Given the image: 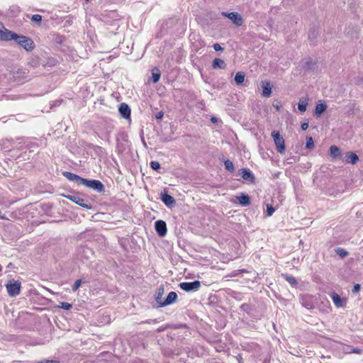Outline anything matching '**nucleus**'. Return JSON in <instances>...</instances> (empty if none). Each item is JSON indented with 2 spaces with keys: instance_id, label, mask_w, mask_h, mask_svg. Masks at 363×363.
<instances>
[{
  "instance_id": "obj_25",
  "label": "nucleus",
  "mask_w": 363,
  "mask_h": 363,
  "mask_svg": "<svg viewBox=\"0 0 363 363\" xmlns=\"http://www.w3.org/2000/svg\"><path fill=\"white\" fill-rule=\"evenodd\" d=\"M163 294H164V288L162 286H160L157 290V295L155 297L157 302L161 303L160 300H161Z\"/></svg>"
},
{
  "instance_id": "obj_35",
  "label": "nucleus",
  "mask_w": 363,
  "mask_h": 363,
  "mask_svg": "<svg viewBox=\"0 0 363 363\" xmlns=\"http://www.w3.org/2000/svg\"><path fill=\"white\" fill-rule=\"evenodd\" d=\"M36 363H60L58 360H49V359H43L41 361H38Z\"/></svg>"
},
{
  "instance_id": "obj_6",
  "label": "nucleus",
  "mask_w": 363,
  "mask_h": 363,
  "mask_svg": "<svg viewBox=\"0 0 363 363\" xmlns=\"http://www.w3.org/2000/svg\"><path fill=\"white\" fill-rule=\"evenodd\" d=\"M181 289L189 292L198 291L201 287V282L199 281H194L192 282H182L179 284Z\"/></svg>"
},
{
  "instance_id": "obj_26",
  "label": "nucleus",
  "mask_w": 363,
  "mask_h": 363,
  "mask_svg": "<svg viewBox=\"0 0 363 363\" xmlns=\"http://www.w3.org/2000/svg\"><path fill=\"white\" fill-rule=\"evenodd\" d=\"M224 164H225V169H228V171H230V172L234 171V169H235L234 164H233V162H231L230 160H228L225 161Z\"/></svg>"
},
{
  "instance_id": "obj_33",
  "label": "nucleus",
  "mask_w": 363,
  "mask_h": 363,
  "mask_svg": "<svg viewBox=\"0 0 363 363\" xmlns=\"http://www.w3.org/2000/svg\"><path fill=\"white\" fill-rule=\"evenodd\" d=\"M81 284H82V280L81 279H77L74 284H73L72 286V291H76L79 289V286H81Z\"/></svg>"
},
{
  "instance_id": "obj_5",
  "label": "nucleus",
  "mask_w": 363,
  "mask_h": 363,
  "mask_svg": "<svg viewBox=\"0 0 363 363\" xmlns=\"http://www.w3.org/2000/svg\"><path fill=\"white\" fill-rule=\"evenodd\" d=\"M82 184L87 187L96 190L99 193L104 191V186L99 180H89L84 179V180H82Z\"/></svg>"
},
{
  "instance_id": "obj_9",
  "label": "nucleus",
  "mask_w": 363,
  "mask_h": 363,
  "mask_svg": "<svg viewBox=\"0 0 363 363\" xmlns=\"http://www.w3.org/2000/svg\"><path fill=\"white\" fill-rule=\"evenodd\" d=\"M155 230L159 236L164 237L167 234L166 223L162 220L156 221Z\"/></svg>"
},
{
  "instance_id": "obj_20",
  "label": "nucleus",
  "mask_w": 363,
  "mask_h": 363,
  "mask_svg": "<svg viewBox=\"0 0 363 363\" xmlns=\"http://www.w3.org/2000/svg\"><path fill=\"white\" fill-rule=\"evenodd\" d=\"M330 154L333 158H337L341 155V151L338 147L332 145L330 147Z\"/></svg>"
},
{
  "instance_id": "obj_42",
  "label": "nucleus",
  "mask_w": 363,
  "mask_h": 363,
  "mask_svg": "<svg viewBox=\"0 0 363 363\" xmlns=\"http://www.w3.org/2000/svg\"><path fill=\"white\" fill-rule=\"evenodd\" d=\"M211 121L212 122H213V123H216V122H217V118H216V117H212V118H211Z\"/></svg>"
},
{
  "instance_id": "obj_40",
  "label": "nucleus",
  "mask_w": 363,
  "mask_h": 363,
  "mask_svg": "<svg viewBox=\"0 0 363 363\" xmlns=\"http://www.w3.org/2000/svg\"><path fill=\"white\" fill-rule=\"evenodd\" d=\"M237 358H238V360L239 361V363H242V358L241 354H238Z\"/></svg>"
},
{
  "instance_id": "obj_21",
  "label": "nucleus",
  "mask_w": 363,
  "mask_h": 363,
  "mask_svg": "<svg viewBox=\"0 0 363 363\" xmlns=\"http://www.w3.org/2000/svg\"><path fill=\"white\" fill-rule=\"evenodd\" d=\"M326 108L327 105L325 103H319L315 106V113L318 116H320L326 110Z\"/></svg>"
},
{
  "instance_id": "obj_34",
  "label": "nucleus",
  "mask_w": 363,
  "mask_h": 363,
  "mask_svg": "<svg viewBox=\"0 0 363 363\" xmlns=\"http://www.w3.org/2000/svg\"><path fill=\"white\" fill-rule=\"evenodd\" d=\"M286 280L292 285H296L297 284L296 279L294 277H286Z\"/></svg>"
},
{
  "instance_id": "obj_37",
  "label": "nucleus",
  "mask_w": 363,
  "mask_h": 363,
  "mask_svg": "<svg viewBox=\"0 0 363 363\" xmlns=\"http://www.w3.org/2000/svg\"><path fill=\"white\" fill-rule=\"evenodd\" d=\"M359 290H360V285L358 284H355L354 286V289H353V292L357 293V292H359Z\"/></svg>"
},
{
  "instance_id": "obj_11",
  "label": "nucleus",
  "mask_w": 363,
  "mask_h": 363,
  "mask_svg": "<svg viewBox=\"0 0 363 363\" xmlns=\"http://www.w3.org/2000/svg\"><path fill=\"white\" fill-rule=\"evenodd\" d=\"M160 199L163 203L169 207L172 206L175 203L174 197L166 192L161 193Z\"/></svg>"
},
{
  "instance_id": "obj_29",
  "label": "nucleus",
  "mask_w": 363,
  "mask_h": 363,
  "mask_svg": "<svg viewBox=\"0 0 363 363\" xmlns=\"http://www.w3.org/2000/svg\"><path fill=\"white\" fill-rule=\"evenodd\" d=\"M306 147L308 149L313 148L314 143H313V138L311 137L307 138Z\"/></svg>"
},
{
  "instance_id": "obj_10",
  "label": "nucleus",
  "mask_w": 363,
  "mask_h": 363,
  "mask_svg": "<svg viewBox=\"0 0 363 363\" xmlns=\"http://www.w3.org/2000/svg\"><path fill=\"white\" fill-rule=\"evenodd\" d=\"M330 297L333 299L334 304L337 308L343 307L346 303V299L342 298L340 296L335 292H333L330 294Z\"/></svg>"
},
{
  "instance_id": "obj_23",
  "label": "nucleus",
  "mask_w": 363,
  "mask_h": 363,
  "mask_svg": "<svg viewBox=\"0 0 363 363\" xmlns=\"http://www.w3.org/2000/svg\"><path fill=\"white\" fill-rule=\"evenodd\" d=\"M245 74L243 72H237L235 77V81L238 84H242L245 81Z\"/></svg>"
},
{
  "instance_id": "obj_7",
  "label": "nucleus",
  "mask_w": 363,
  "mask_h": 363,
  "mask_svg": "<svg viewBox=\"0 0 363 363\" xmlns=\"http://www.w3.org/2000/svg\"><path fill=\"white\" fill-rule=\"evenodd\" d=\"M13 31L7 29L0 21V40L10 41L13 36Z\"/></svg>"
},
{
  "instance_id": "obj_41",
  "label": "nucleus",
  "mask_w": 363,
  "mask_h": 363,
  "mask_svg": "<svg viewBox=\"0 0 363 363\" xmlns=\"http://www.w3.org/2000/svg\"><path fill=\"white\" fill-rule=\"evenodd\" d=\"M163 116V113L160 112L158 115L157 116V118H161Z\"/></svg>"
},
{
  "instance_id": "obj_30",
  "label": "nucleus",
  "mask_w": 363,
  "mask_h": 363,
  "mask_svg": "<svg viewBox=\"0 0 363 363\" xmlns=\"http://www.w3.org/2000/svg\"><path fill=\"white\" fill-rule=\"evenodd\" d=\"M150 165V167L154 170H158L160 169V164L157 161H152Z\"/></svg>"
},
{
  "instance_id": "obj_4",
  "label": "nucleus",
  "mask_w": 363,
  "mask_h": 363,
  "mask_svg": "<svg viewBox=\"0 0 363 363\" xmlns=\"http://www.w3.org/2000/svg\"><path fill=\"white\" fill-rule=\"evenodd\" d=\"M64 196L84 208L89 210L92 208V205L90 202L81 198L78 195H64Z\"/></svg>"
},
{
  "instance_id": "obj_2",
  "label": "nucleus",
  "mask_w": 363,
  "mask_h": 363,
  "mask_svg": "<svg viewBox=\"0 0 363 363\" xmlns=\"http://www.w3.org/2000/svg\"><path fill=\"white\" fill-rule=\"evenodd\" d=\"M271 135L274 140L277 152L280 154H283L286 150L285 140L284 138L280 135V133L278 130H273Z\"/></svg>"
},
{
  "instance_id": "obj_13",
  "label": "nucleus",
  "mask_w": 363,
  "mask_h": 363,
  "mask_svg": "<svg viewBox=\"0 0 363 363\" xmlns=\"http://www.w3.org/2000/svg\"><path fill=\"white\" fill-rule=\"evenodd\" d=\"M177 298V294L174 291H171L168 294L164 302L161 303V306H167L174 303Z\"/></svg>"
},
{
  "instance_id": "obj_44",
  "label": "nucleus",
  "mask_w": 363,
  "mask_h": 363,
  "mask_svg": "<svg viewBox=\"0 0 363 363\" xmlns=\"http://www.w3.org/2000/svg\"><path fill=\"white\" fill-rule=\"evenodd\" d=\"M86 1H89V0H85Z\"/></svg>"
},
{
  "instance_id": "obj_39",
  "label": "nucleus",
  "mask_w": 363,
  "mask_h": 363,
  "mask_svg": "<svg viewBox=\"0 0 363 363\" xmlns=\"http://www.w3.org/2000/svg\"><path fill=\"white\" fill-rule=\"evenodd\" d=\"M353 352H354L356 354H360L361 353V350L358 349V348H355V349L353 350Z\"/></svg>"
},
{
  "instance_id": "obj_27",
  "label": "nucleus",
  "mask_w": 363,
  "mask_h": 363,
  "mask_svg": "<svg viewBox=\"0 0 363 363\" xmlns=\"http://www.w3.org/2000/svg\"><path fill=\"white\" fill-rule=\"evenodd\" d=\"M335 251L337 254L342 258L345 257L348 255V252L344 250L343 248L338 247L336 249Z\"/></svg>"
},
{
  "instance_id": "obj_15",
  "label": "nucleus",
  "mask_w": 363,
  "mask_h": 363,
  "mask_svg": "<svg viewBox=\"0 0 363 363\" xmlns=\"http://www.w3.org/2000/svg\"><path fill=\"white\" fill-rule=\"evenodd\" d=\"M359 160L358 156L352 152H349L346 154L345 162L347 163H351L352 164H356Z\"/></svg>"
},
{
  "instance_id": "obj_12",
  "label": "nucleus",
  "mask_w": 363,
  "mask_h": 363,
  "mask_svg": "<svg viewBox=\"0 0 363 363\" xmlns=\"http://www.w3.org/2000/svg\"><path fill=\"white\" fill-rule=\"evenodd\" d=\"M119 112L121 113V115L125 118H129L130 117V113H131V111H130V108H129V106L125 104V103H123L120 105V107H119Z\"/></svg>"
},
{
  "instance_id": "obj_8",
  "label": "nucleus",
  "mask_w": 363,
  "mask_h": 363,
  "mask_svg": "<svg viewBox=\"0 0 363 363\" xmlns=\"http://www.w3.org/2000/svg\"><path fill=\"white\" fill-rule=\"evenodd\" d=\"M223 16L228 17L229 19H230L236 26H240L243 23V19L242 16L236 12H223Z\"/></svg>"
},
{
  "instance_id": "obj_24",
  "label": "nucleus",
  "mask_w": 363,
  "mask_h": 363,
  "mask_svg": "<svg viewBox=\"0 0 363 363\" xmlns=\"http://www.w3.org/2000/svg\"><path fill=\"white\" fill-rule=\"evenodd\" d=\"M308 104L307 99H301L298 104V108L301 112H305L306 111V106Z\"/></svg>"
},
{
  "instance_id": "obj_36",
  "label": "nucleus",
  "mask_w": 363,
  "mask_h": 363,
  "mask_svg": "<svg viewBox=\"0 0 363 363\" xmlns=\"http://www.w3.org/2000/svg\"><path fill=\"white\" fill-rule=\"evenodd\" d=\"M213 48L216 51H220V50H223V48L221 47V45L218 43H215L213 45Z\"/></svg>"
},
{
  "instance_id": "obj_19",
  "label": "nucleus",
  "mask_w": 363,
  "mask_h": 363,
  "mask_svg": "<svg viewBox=\"0 0 363 363\" xmlns=\"http://www.w3.org/2000/svg\"><path fill=\"white\" fill-rule=\"evenodd\" d=\"M239 203L243 206H247L250 203V199L248 195L242 194L240 196L237 197Z\"/></svg>"
},
{
  "instance_id": "obj_38",
  "label": "nucleus",
  "mask_w": 363,
  "mask_h": 363,
  "mask_svg": "<svg viewBox=\"0 0 363 363\" xmlns=\"http://www.w3.org/2000/svg\"><path fill=\"white\" fill-rule=\"evenodd\" d=\"M308 128V123H302V125H301V128H302L303 130H306Z\"/></svg>"
},
{
  "instance_id": "obj_22",
  "label": "nucleus",
  "mask_w": 363,
  "mask_h": 363,
  "mask_svg": "<svg viewBox=\"0 0 363 363\" xmlns=\"http://www.w3.org/2000/svg\"><path fill=\"white\" fill-rule=\"evenodd\" d=\"M160 77H161L160 71L159 70L158 68L155 67L152 70V77L153 82L157 83L160 80Z\"/></svg>"
},
{
  "instance_id": "obj_18",
  "label": "nucleus",
  "mask_w": 363,
  "mask_h": 363,
  "mask_svg": "<svg viewBox=\"0 0 363 363\" xmlns=\"http://www.w3.org/2000/svg\"><path fill=\"white\" fill-rule=\"evenodd\" d=\"M63 175L69 180L70 181H79L81 183H82V180H84V178H82L81 177H79V175H77L74 173H71V172H65L63 173Z\"/></svg>"
},
{
  "instance_id": "obj_14",
  "label": "nucleus",
  "mask_w": 363,
  "mask_h": 363,
  "mask_svg": "<svg viewBox=\"0 0 363 363\" xmlns=\"http://www.w3.org/2000/svg\"><path fill=\"white\" fill-rule=\"evenodd\" d=\"M262 86L263 88L262 96L264 97H269L272 94V87L270 83L267 81L262 82Z\"/></svg>"
},
{
  "instance_id": "obj_16",
  "label": "nucleus",
  "mask_w": 363,
  "mask_h": 363,
  "mask_svg": "<svg viewBox=\"0 0 363 363\" xmlns=\"http://www.w3.org/2000/svg\"><path fill=\"white\" fill-rule=\"evenodd\" d=\"M240 172H241V173H240L241 176L244 179L250 180L251 182L254 181L255 177H254L253 174H252V172L248 169H245V168L241 169Z\"/></svg>"
},
{
  "instance_id": "obj_43",
  "label": "nucleus",
  "mask_w": 363,
  "mask_h": 363,
  "mask_svg": "<svg viewBox=\"0 0 363 363\" xmlns=\"http://www.w3.org/2000/svg\"><path fill=\"white\" fill-rule=\"evenodd\" d=\"M276 109H277V111H279V107L278 106H276Z\"/></svg>"
},
{
  "instance_id": "obj_28",
  "label": "nucleus",
  "mask_w": 363,
  "mask_h": 363,
  "mask_svg": "<svg viewBox=\"0 0 363 363\" xmlns=\"http://www.w3.org/2000/svg\"><path fill=\"white\" fill-rule=\"evenodd\" d=\"M275 211L274 208L271 204L267 205V216H271Z\"/></svg>"
},
{
  "instance_id": "obj_32",
  "label": "nucleus",
  "mask_w": 363,
  "mask_h": 363,
  "mask_svg": "<svg viewBox=\"0 0 363 363\" xmlns=\"http://www.w3.org/2000/svg\"><path fill=\"white\" fill-rule=\"evenodd\" d=\"M30 19H31L32 21H35V22H37V23H40L41 21H42V16L39 15V14H35V15L32 16Z\"/></svg>"
},
{
  "instance_id": "obj_17",
  "label": "nucleus",
  "mask_w": 363,
  "mask_h": 363,
  "mask_svg": "<svg viewBox=\"0 0 363 363\" xmlns=\"http://www.w3.org/2000/svg\"><path fill=\"white\" fill-rule=\"evenodd\" d=\"M212 67L213 69L220 68L225 69L226 67V64L224 60L220 58H215L212 62Z\"/></svg>"
},
{
  "instance_id": "obj_3",
  "label": "nucleus",
  "mask_w": 363,
  "mask_h": 363,
  "mask_svg": "<svg viewBox=\"0 0 363 363\" xmlns=\"http://www.w3.org/2000/svg\"><path fill=\"white\" fill-rule=\"evenodd\" d=\"M8 294L11 296H16L21 292V283L19 281H9L6 284Z\"/></svg>"
},
{
  "instance_id": "obj_1",
  "label": "nucleus",
  "mask_w": 363,
  "mask_h": 363,
  "mask_svg": "<svg viewBox=\"0 0 363 363\" xmlns=\"http://www.w3.org/2000/svg\"><path fill=\"white\" fill-rule=\"evenodd\" d=\"M11 40L22 46L26 51H32L35 48V43L33 40L25 35H20L17 33H13Z\"/></svg>"
},
{
  "instance_id": "obj_31",
  "label": "nucleus",
  "mask_w": 363,
  "mask_h": 363,
  "mask_svg": "<svg viewBox=\"0 0 363 363\" xmlns=\"http://www.w3.org/2000/svg\"><path fill=\"white\" fill-rule=\"evenodd\" d=\"M59 307L65 310H69L72 308V305L67 302H60Z\"/></svg>"
}]
</instances>
